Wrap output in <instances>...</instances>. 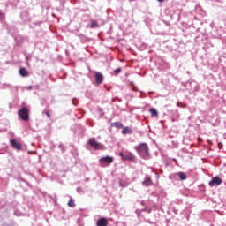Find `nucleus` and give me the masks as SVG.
Returning <instances> with one entry per match:
<instances>
[{
	"label": "nucleus",
	"instance_id": "obj_3",
	"mask_svg": "<svg viewBox=\"0 0 226 226\" xmlns=\"http://www.w3.org/2000/svg\"><path fill=\"white\" fill-rule=\"evenodd\" d=\"M99 162L102 167H103V165H110V163H114V157L110 155L102 157L99 159Z\"/></svg>",
	"mask_w": 226,
	"mask_h": 226
},
{
	"label": "nucleus",
	"instance_id": "obj_22",
	"mask_svg": "<svg viewBox=\"0 0 226 226\" xmlns=\"http://www.w3.org/2000/svg\"><path fill=\"white\" fill-rule=\"evenodd\" d=\"M143 211H146L147 213H151V211H153V208H149V207H145L144 209H143Z\"/></svg>",
	"mask_w": 226,
	"mask_h": 226
},
{
	"label": "nucleus",
	"instance_id": "obj_15",
	"mask_svg": "<svg viewBox=\"0 0 226 226\" xmlns=\"http://www.w3.org/2000/svg\"><path fill=\"white\" fill-rule=\"evenodd\" d=\"M97 27H100V26L98 25V21L91 20L90 29H97Z\"/></svg>",
	"mask_w": 226,
	"mask_h": 226
},
{
	"label": "nucleus",
	"instance_id": "obj_8",
	"mask_svg": "<svg viewBox=\"0 0 226 226\" xmlns=\"http://www.w3.org/2000/svg\"><path fill=\"white\" fill-rule=\"evenodd\" d=\"M88 144L94 149H100V143L96 142V140H94V139H90L88 140Z\"/></svg>",
	"mask_w": 226,
	"mask_h": 226
},
{
	"label": "nucleus",
	"instance_id": "obj_25",
	"mask_svg": "<svg viewBox=\"0 0 226 226\" xmlns=\"http://www.w3.org/2000/svg\"><path fill=\"white\" fill-rule=\"evenodd\" d=\"M76 190L78 193H82V187H78Z\"/></svg>",
	"mask_w": 226,
	"mask_h": 226
},
{
	"label": "nucleus",
	"instance_id": "obj_32",
	"mask_svg": "<svg viewBox=\"0 0 226 226\" xmlns=\"http://www.w3.org/2000/svg\"><path fill=\"white\" fill-rule=\"evenodd\" d=\"M5 87H10V85L6 84V85H5Z\"/></svg>",
	"mask_w": 226,
	"mask_h": 226
},
{
	"label": "nucleus",
	"instance_id": "obj_23",
	"mask_svg": "<svg viewBox=\"0 0 226 226\" xmlns=\"http://www.w3.org/2000/svg\"><path fill=\"white\" fill-rule=\"evenodd\" d=\"M72 154H73V156H78L79 153L77 152V150H72Z\"/></svg>",
	"mask_w": 226,
	"mask_h": 226
},
{
	"label": "nucleus",
	"instance_id": "obj_12",
	"mask_svg": "<svg viewBox=\"0 0 226 226\" xmlns=\"http://www.w3.org/2000/svg\"><path fill=\"white\" fill-rule=\"evenodd\" d=\"M19 75H21V77H29V72L26 67H22L19 69Z\"/></svg>",
	"mask_w": 226,
	"mask_h": 226
},
{
	"label": "nucleus",
	"instance_id": "obj_9",
	"mask_svg": "<svg viewBox=\"0 0 226 226\" xmlns=\"http://www.w3.org/2000/svg\"><path fill=\"white\" fill-rule=\"evenodd\" d=\"M109 223V221L105 217H101L97 220L96 225L97 226H107Z\"/></svg>",
	"mask_w": 226,
	"mask_h": 226
},
{
	"label": "nucleus",
	"instance_id": "obj_6",
	"mask_svg": "<svg viewBox=\"0 0 226 226\" xmlns=\"http://www.w3.org/2000/svg\"><path fill=\"white\" fill-rule=\"evenodd\" d=\"M10 144L11 147H13L14 149H17V151L22 150V144H20V142H19L16 139H11Z\"/></svg>",
	"mask_w": 226,
	"mask_h": 226
},
{
	"label": "nucleus",
	"instance_id": "obj_24",
	"mask_svg": "<svg viewBox=\"0 0 226 226\" xmlns=\"http://www.w3.org/2000/svg\"><path fill=\"white\" fill-rule=\"evenodd\" d=\"M72 103L77 107V104L79 103V101L77 99L72 100Z\"/></svg>",
	"mask_w": 226,
	"mask_h": 226
},
{
	"label": "nucleus",
	"instance_id": "obj_31",
	"mask_svg": "<svg viewBox=\"0 0 226 226\" xmlns=\"http://www.w3.org/2000/svg\"><path fill=\"white\" fill-rule=\"evenodd\" d=\"M159 3H163L165 0H157Z\"/></svg>",
	"mask_w": 226,
	"mask_h": 226
},
{
	"label": "nucleus",
	"instance_id": "obj_35",
	"mask_svg": "<svg viewBox=\"0 0 226 226\" xmlns=\"http://www.w3.org/2000/svg\"><path fill=\"white\" fill-rule=\"evenodd\" d=\"M33 88V87H29V89H32Z\"/></svg>",
	"mask_w": 226,
	"mask_h": 226
},
{
	"label": "nucleus",
	"instance_id": "obj_2",
	"mask_svg": "<svg viewBox=\"0 0 226 226\" xmlns=\"http://www.w3.org/2000/svg\"><path fill=\"white\" fill-rule=\"evenodd\" d=\"M18 116L21 121H29V109L23 107L18 111Z\"/></svg>",
	"mask_w": 226,
	"mask_h": 226
},
{
	"label": "nucleus",
	"instance_id": "obj_11",
	"mask_svg": "<svg viewBox=\"0 0 226 226\" xmlns=\"http://www.w3.org/2000/svg\"><path fill=\"white\" fill-rule=\"evenodd\" d=\"M177 176L179 177L180 181H186L188 179V176L185 172H177Z\"/></svg>",
	"mask_w": 226,
	"mask_h": 226
},
{
	"label": "nucleus",
	"instance_id": "obj_21",
	"mask_svg": "<svg viewBox=\"0 0 226 226\" xmlns=\"http://www.w3.org/2000/svg\"><path fill=\"white\" fill-rule=\"evenodd\" d=\"M115 75H119V73H121V68H117L114 71Z\"/></svg>",
	"mask_w": 226,
	"mask_h": 226
},
{
	"label": "nucleus",
	"instance_id": "obj_30",
	"mask_svg": "<svg viewBox=\"0 0 226 226\" xmlns=\"http://www.w3.org/2000/svg\"><path fill=\"white\" fill-rule=\"evenodd\" d=\"M153 206H154V207H155V208L158 207L156 206V203H154Z\"/></svg>",
	"mask_w": 226,
	"mask_h": 226
},
{
	"label": "nucleus",
	"instance_id": "obj_5",
	"mask_svg": "<svg viewBox=\"0 0 226 226\" xmlns=\"http://www.w3.org/2000/svg\"><path fill=\"white\" fill-rule=\"evenodd\" d=\"M223 181L220 177H214L211 181L208 183L209 186L213 188V186H220Z\"/></svg>",
	"mask_w": 226,
	"mask_h": 226
},
{
	"label": "nucleus",
	"instance_id": "obj_29",
	"mask_svg": "<svg viewBox=\"0 0 226 226\" xmlns=\"http://www.w3.org/2000/svg\"><path fill=\"white\" fill-rule=\"evenodd\" d=\"M45 114L48 116V117H50V113H49V111H46Z\"/></svg>",
	"mask_w": 226,
	"mask_h": 226
},
{
	"label": "nucleus",
	"instance_id": "obj_17",
	"mask_svg": "<svg viewBox=\"0 0 226 226\" xmlns=\"http://www.w3.org/2000/svg\"><path fill=\"white\" fill-rule=\"evenodd\" d=\"M111 126L113 128H117V129L124 128L123 124L120 122H114L111 124Z\"/></svg>",
	"mask_w": 226,
	"mask_h": 226
},
{
	"label": "nucleus",
	"instance_id": "obj_13",
	"mask_svg": "<svg viewBox=\"0 0 226 226\" xmlns=\"http://www.w3.org/2000/svg\"><path fill=\"white\" fill-rule=\"evenodd\" d=\"M123 135H132L133 133V131L132 130V127H125L122 131Z\"/></svg>",
	"mask_w": 226,
	"mask_h": 226
},
{
	"label": "nucleus",
	"instance_id": "obj_1",
	"mask_svg": "<svg viewBox=\"0 0 226 226\" xmlns=\"http://www.w3.org/2000/svg\"><path fill=\"white\" fill-rule=\"evenodd\" d=\"M135 151L143 160L151 159V152H149V146L147 143H141L134 147Z\"/></svg>",
	"mask_w": 226,
	"mask_h": 226
},
{
	"label": "nucleus",
	"instance_id": "obj_4",
	"mask_svg": "<svg viewBox=\"0 0 226 226\" xmlns=\"http://www.w3.org/2000/svg\"><path fill=\"white\" fill-rule=\"evenodd\" d=\"M119 156L122 158L124 161H129V162H134L135 160V155L132 154V152H126L125 154L123 152L119 153Z\"/></svg>",
	"mask_w": 226,
	"mask_h": 226
},
{
	"label": "nucleus",
	"instance_id": "obj_28",
	"mask_svg": "<svg viewBox=\"0 0 226 226\" xmlns=\"http://www.w3.org/2000/svg\"><path fill=\"white\" fill-rule=\"evenodd\" d=\"M131 85L132 86V91H137V89H135V84L133 82H131Z\"/></svg>",
	"mask_w": 226,
	"mask_h": 226
},
{
	"label": "nucleus",
	"instance_id": "obj_33",
	"mask_svg": "<svg viewBox=\"0 0 226 226\" xmlns=\"http://www.w3.org/2000/svg\"><path fill=\"white\" fill-rule=\"evenodd\" d=\"M141 205L144 206V200L141 201Z\"/></svg>",
	"mask_w": 226,
	"mask_h": 226
},
{
	"label": "nucleus",
	"instance_id": "obj_10",
	"mask_svg": "<svg viewBox=\"0 0 226 226\" xmlns=\"http://www.w3.org/2000/svg\"><path fill=\"white\" fill-rule=\"evenodd\" d=\"M142 185L143 186H151V185H153V182L151 181V177L147 175L145 177V180L143 181Z\"/></svg>",
	"mask_w": 226,
	"mask_h": 226
},
{
	"label": "nucleus",
	"instance_id": "obj_7",
	"mask_svg": "<svg viewBox=\"0 0 226 226\" xmlns=\"http://www.w3.org/2000/svg\"><path fill=\"white\" fill-rule=\"evenodd\" d=\"M94 77H95V82L97 86L103 84V80L105 78L103 77V74H102V72H96Z\"/></svg>",
	"mask_w": 226,
	"mask_h": 226
},
{
	"label": "nucleus",
	"instance_id": "obj_19",
	"mask_svg": "<svg viewBox=\"0 0 226 226\" xmlns=\"http://www.w3.org/2000/svg\"><path fill=\"white\" fill-rule=\"evenodd\" d=\"M169 68V64L166 62H162V65H161V70H167Z\"/></svg>",
	"mask_w": 226,
	"mask_h": 226
},
{
	"label": "nucleus",
	"instance_id": "obj_27",
	"mask_svg": "<svg viewBox=\"0 0 226 226\" xmlns=\"http://www.w3.org/2000/svg\"><path fill=\"white\" fill-rule=\"evenodd\" d=\"M185 218L186 220H190V214H185Z\"/></svg>",
	"mask_w": 226,
	"mask_h": 226
},
{
	"label": "nucleus",
	"instance_id": "obj_34",
	"mask_svg": "<svg viewBox=\"0 0 226 226\" xmlns=\"http://www.w3.org/2000/svg\"><path fill=\"white\" fill-rule=\"evenodd\" d=\"M3 226H10V224H3Z\"/></svg>",
	"mask_w": 226,
	"mask_h": 226
},
{
	"label": "nucleus",
	"instance_id": "obj_16",
	"mask_svg": "<svg viewBox=\"0 0 226 226\" xmlns=\"http://www.w3.org/2000/svg\"><path fill=\"white\" fill-rule=\"evenodd\" d=\"M152 117H156L158 116V110L154 108L149 109Z\"/></svg>",
	"mask_w": 226,
	"mask_h": 226
},
{
	"label": "nucleus",
	"instance_id": "obj_18",
	"mask_svg": "<svg viewBox=\"0 0 226 226\" xmlns=\"http://www.w3.org/2000/svg\"><path fill=\"white\" fill-rule=\"evenodd\" d=\"M69 207H75V200L73 198H71L69 202H68Z\"/></svg>",
	"mask_w": 226,
	"mask_h": 226
},
{
	"label": "nucleus",
	"instance_id": "obj_14",
	"mask_svg": "<svg viewBox=\"0 0 226 226\" xmlns=\"http://www.w3.org/2000/svg\"><path fill=\"white\" fill-rule=\"evenodd\" d=\"M76 36L79 38L81 43H86V41H87V36H86L84 34H77Z\"/></svg>",
	"mask_w": 226,
	"mask_h": 226
},
{
	"label": "nucleus",
	"instance_id": "obj_20",
	"mask_svg": "<svg viewBox=\"0 0 226 226\" xmlns=\"http://www.w3.org/2000/svg\"><path fill=\"white\" fill-rule=\"evenodd\" d=\"M58 147L59 149H61L62 153H64L65 149H64V145H63V143H61Z\"/></svg>",
	"mask_w": 226,
	"mask_h": 226
},
{
	"label": "nucleus",
	"instance_id": "obj_26",
	"mask_svg": "<svg viewBox=\"0 0 226 226\" xmlns=\"http://www.w3.org/2000/svg\"><path fill=\"white\" fill-rule=\"evenodd\" d=\"M4 19V13L0 12V20H3Z\"/></svg>",
	"mask_w": 226,
	"mask_h": 226
}]
</instances>
